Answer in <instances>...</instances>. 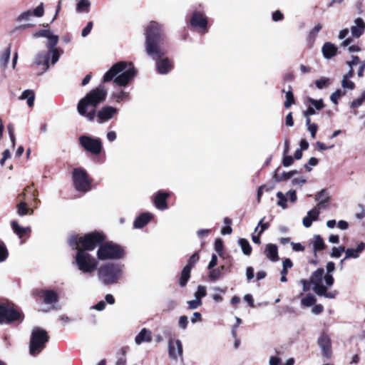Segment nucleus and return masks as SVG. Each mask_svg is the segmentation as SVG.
Returning a JSON list of instances; mask_svg holds the SVG:
<instances>
[{
  "label": "nucleus",
  "mask_w": 365,
  "mask_h": 365,
  "mask_svg": "<svg viewBox=\"0 0 365 365\" xmlns=\"http://www.w3.org/2000/svg\"><path fill=\"white\" fill-rule=\"evenodd\" d=\"M341 86L345 91L346 90L351 91L355 88V83L349 78H343L341 81Z\"/></svg>",
  "instance_id": "obj_44"
},
{
  "label": "nucleus",
  "mask_w": 365,
  "mask_h": 365,
  "mask_svg": "<svg viewBox=\"0 0 365 365\" xmlns=\"http://www.w3.org/2000/svg\"><path fill=\"white\" fill-rule=\"evenodd\" d=\"M47 38L48 40V42L47 43L48 51H53V50L57 49L56 48H55V46H56L58 41V36L53 35L51 33L48 35V37H47Z\"/></svg>",
  "instance_id": "obj_35"
},
{
  "label": "nucleus",
  "mask_w": 365,
  "mask_h": 365,
  "mask_svg": "<svg viewBox=\"0 0 365 365\" xmlns=\"http://www.w3.org/2000/svg\"><path fill=\"white\" fill-rule=\"evenodd\" d=\"M286 197H289L291 202H295L297 197L295 190H289L286 193Z\"/></svg>",
  "instance_id": "obj_62"
},
{
  "label": "nucleus",
  "mask_w": 365,
  "mask_h": 365,
  "mask_svg": "<svg viewBox=\"0 0 365 365\" xmlns=\"http://www.w3.org/2000/svg\"><path fill=\"white\" fill-rule=\"evenodd\" d=\"M273 178L274 180L277 182L289 179L288 172H283L280 174L275 173Z\"/></svg>",
  "instance_id": "obj_55"
},
{
  "label": "nucleus",
  "mask_w": 365,
  "mask_h": 365,
  "mask_svg": "<svg viewBox=\"0 0 365 365\" xmlns=\"http://www.w3.org/2000/svg\"><path fill=\"white\" fill-rule=\"evenodd\" d=\"M49 53L47 51L38 52L34 58V65L41 66L42 71L39 74H42L48 69Z\"/></svg>",
  "instance_id": "obj_16"
},
{
  "label": "nucleus",
  "mask_w": 365,
  "mask_h": 365,
  "mask_svg": "<svg viewBox=\"0 0 365 365\" xmlns=\"http://www.w3.org/2000/svg\"><path fill=\"white\" fill-rule=\"evenodd\" d=\"M152 341V331L146 328H143L135 337V343L140 345L143 343H150Z\"/></svg>",
  "instance_id": "obj_19"
},
{
  "label": "nucleus",
  "mask_w": 365,
  "mask_h": 365,
  "mask_svg": "<svg viewBox=\"0 0 365 365\" xmlns=\"http://www.w3.org/2000/svg\"><path fill=\"white\" fill-rule=\"evenodd\" d=\"M92 28H93V22L89 21L81 32L82 37H86L91 31Z\"/></svg>",
  "instance_id": "obj_58"
},
{
  "label": "nucleus",
  "mask_w": 365,
  "mask_h": 365,
  "mask_svg": "<svg viewBox=\"0 0 365 365\" xmlns=\"http://www.w3.org/2000/svg\"><path fill=\"white\" fill-rule=\"evenodd\" d=\"M21 100H27V105L29 107H32L34 103L35 94L34 92L31 90L27 89L25 90L21 96L19 97Z\"/></svg>",
  "instance_id": "obj_29"
},
{
  "label": "nucleus",
  "mask_w": 365,
  "mask_h": 365,
  "mask_svg": "<svg viewBox=\"0 0 365 365\" xmlns=\"http://www.w3.org/2000/svg\"><path fill=\"white\" fill-rule=\"evenodd\" d=\"M44 14L43 4L41 3L35 9L32 11V15L36 17H42Z\"/></svg>",
  "instance_id": "obj_54"
},
{
  "label": "nucleus",
  "mask_w": 365,
  "mask_h": 365,
  "mask_svg": "<svg viewBox=\"0 0 365 365\" xmlns=\"http://www.w3.org/2000/svg\"><path fill=\"white\" fill-rule=\"evenodd\" d=\"M137 71L132 63L120 61L115 63L104 74L103 82H113L119 86H125L136 76Z\"/></svg>",
  "instance_id": "obj_4"
},
{
  "label": "nucleus",
  "mask_w": 365,
  "mask_h": 365,
  "mask_svg": "<svg viewBox=\"0 0 365 365\" xmlns=\"http://www.w3.org/2000/svg\"><path fill=\"white\" fill-rule=\"evenodd\" d=\"M319 200L323 201H329L330 195L327 190L324 189L315 195V200Z\"/></svg>",
  "instance_id": "obj_42"
},
{
  "label": "nucleus",
  "mask_w": 365,
  "mask_h": 365,
  "mask_svg": "<svg viewBox=\"0 0 365 365\" xmlns=\"http://www.w3.org/2000/svg\"><path fill=\"white\" fill-rule=\"evenodd\" d=\"M327 268V274L323 276V279H324L325 287H327V289L328 287H330L333 285L334 279L332 276L331 273L335 270V264L333 262H329L326 266Z\"/></svg>",
  "instance_id": "obj_23"
},
{
  "label": "nucleus",
  "mask_w": 365,
  "mask_h": 365,
  "mask_svg": "<svg viewBox=\"0 0 365 365\" xmlns=\"http://www.w3.org/2000/svg\"><path fill=\"white\" fill-rule=\"evenodd\" d=\"M317 344L319 346L322 356L329 359L332 356V343L331 337L326 332L321 333L317 339Z\"/></svg>",
  "instance_id": "obj_12"
},
{
  "label": "nucleus",
  "mask_w": 365,
  "mask_h": 365,
  "mask_svg": "<svg viewBox=\"0 0 365 365\" xmlns=\"http://www.w3.org/2000/svg\"><path fill=\"white\" fill-rule=\"evenodd\" d=\"M365 30V22L361 18H357L354 21V25L351 27V33L354 38L360 37Z\"/></svg>",
  "instance_id": "obj_20"
},
{
  "label": "nucleus",
  "mask_w": 365,
  "mask_h": 365,
  "mask_svg": "<svg viewBox=\"0 0 365 365\" xmlns=\"http://www.w3.org/2000/svg\"><path fill=\"white\" fill-rule=\"evenodd\" d=\"M99 245L97 257L100 260L119 259L124 256L123 249L117 244L109 242Z\"/></svg>",
  "instance_id": "obj_8"
},
{
  "label": "nucleus",
  "mask_w": 365,
  "mask_h": 365,
  "mask_svg": "<svg viewBox=\"0 0 365 365\" xmlns=\"http://www.w3.org/2000/svg\"><path fill=\"white\" fill-rule=\"evenodd\" d=\"M32 11L28 10L23 13H21L16 19V21L19 22H21L24 21H29L32 16Z\"/></svg>",
  "instance_id": "obj_50"
},
{
  "label": "nucleus",
  "mask_w": 365,
  "mask_h": 365,
  "mask_svg": "<svg viewBox=\"0 0 365 365\" xmlns=\"http://www.w3.org/2000/svg\"><path fill=\"white\" fill-rule=\"evenodd\" d=\"M191 25L199 31L205 33L207 31V20L205 15L200 11H195L190 19Z\"/></svg>",
  "instance_id": "obj_14"
},
{
  "label": "nucleus",
  "mask_w": 365,
  "mask_h": 365,
  "mask_svg": "<svg viewBox=\"0 0 365 365\" xmlns=\"http://www.w3.org/2000/svg\"><path fill=\"white\" fill-rule=\"evenodd\" d=\"M331 81L329 78L322 77L315 81V85L317 88L322 89L329 85Z\"/></svg>",
  "instance_id": "obj_43"
},
{
  "label": "nucleus",
  "mask_w": 365,
  "mask_h": 365,
  "mask_svg": "<svg viewBox=\"0 0 365 365\" xmlns=\"http://www.w3.org/2000/svg\"><path fill=\"white\" fill-rule=\"evenodd\" d=\"M9 256V252L4 243L0 244V262H4Z\"/></svg>",
  "instance_id": "obj_49"
},
{
  "label": "nucleus",
  "mask_w": 365,
  "mask_h": 365,
  "mask_svg": "<svg viewBox=\"0 0 365 365\" xmlns=\"http://www.w3.org/2000/svg\"><path fill=\"white\" fill-rule=\"evenodd\" d=\"M277 197L279 199L277 202V205L281 207L282 209H287V197L282 192H278L276 195Z\"/></svg>",
  "instance_id": "obj_41"
},
{
  "label": "nucleus",
  "mask_w": 365,
  "mask_h": 365,
  "mask_svg": "<svg viewBox=\"0 0 365 365\" xmlns=\"http://www.w3.org/2000/svg\"><path fill=\"white\" fill-rule=\"evenodd\" d=\"M324 269L318 268L315 270L311 277L309 282L306 279H301L300 282L303 286V291L307 292L310 289V284H313V291L319 297H324L327 299H334L338 295L336 290L327 292V287L323 284V276Z\"/></svg>",
  "instance_id": "obj_5"
},
{
  "label": "nucleus",
  "mask_w": 365,
  "mask_h": 365,
  "mask_svg": "<svg viewBox=\"0 0 365 365\" xmlns=\"http://www.w3.org/2000/svg\"><path fill=\"white\" fill-rule=\"evenodd\" d=\"M164 44L163 26L151 21L145 29V51L156 61V68L160 74H167L173 68L171 61L163 58L166 53Z\"/></svg>",
  "instance_id": "obj_3"
},
{
  "label": "nucleus",
  "mask_w": 365,
  "mask_h": 365,
  "mask_svg": "<svg viewBox=\"0 0 365 365\" xmlns=\"http://www.w3.org/2000/svg\"><path fill=\"white\" fill-rule=\"evenodd\" d=\"M38 295L43 299V302L48 305H51L58 302V294L53 289H41L39 292Z\"/></svg>",
  "instance_id": "obj_17"
},
{
  "label": "nucleus",
  "mask_w": 365,
  "mask_h": 365,
  "mask_svg": "<svg viewBox=\"0 0 365 365\" xmlns=\"http://www.w3.org/2000/svg\"><path fill=\"white\" fill-rule=\"evenodd\" d=\"M294 163V158L291 155H284L282 165L284 167H289Z\"/></svg>",
  "instance_id": "obj_56"
},
{
  "label": "nucleus",
  "mask_w": 365,
  "mask_h": 365,
  "mask_svg": "<svg viewBox=\"0 0 365 365\" xmlns=\"http://www.w3.org/2000/svg\"><path fill=\"white\" fill-rule=\"evenodd\" d=\"M107 96V91L103 86L91 90L84 98L80 100L77 106L78 113L92 122L96 118L99 124L105 123L118 113V110L110 106L102 107L96 112V108L103 103Z\"/></svg>",
  "instance_id": "obj_2"
},
{
  "label": "nucleus",
  "mask_w": 365,
  "mask_h": 365,
  "mask_svg": "<svg viewBox=\"0 0 365 365\" xmlns=\"http://www.w3.org/2000/svg\"><path fill=\"white\" fill-rule=\"evenodd\" d=\"M18 214L20 216H24L26 215H33L34 210H30L27 207L26 203L24 201L20 202L17 205Z\"/></svg>",
  "instance_id": "obj_34"
},
{
  "label": "nucleus",
  "mask_w": 365,
  "mask_h": 365,
  "mask_svg": "<svg viewBox=\"0 0 365 365\" xmlns=\"http://www.w3.org/2000/svg\"><path fill=\"white\" fill-rule=\"evenodd\" d=\"M124 265L120 263H106L98 270L99 281L104 285L118 283L123 273Z\"/></svg>",
  "instance_id": "obj_6"
},
{
  "label": "nucleus",
  "mask_w": 365,
  "mask_h": 365,
  "mask_svg": "<svg viewBox=\"0 0 365 365\" xmlns=\"http://www.w3.org/2000/svg\"><path fill=\"white\" fill-rule=\"evenodd\" d=\"M73 185L76 190L86 192L91 190V180L85 170L81 168H74L73 170Z\"/></svg>",
  "instance_id": "obj_9"
},
{
  "label": "nucleus",
  "mask_w": 365,
  "mask_h": 365,
  "mask_svg": "<svg viewBox=\"0 0 365 365\" xmlns=\"http://www.w3.org/2000/svg\"><path fill=\"white\" fill-rule=\"evenodd\" d=\"M47 53H49V57L51 56V64H56L60 58L58 50L47 51Z\"/></svg>",
  "instance_id": "obj_53"
},
{
  "label": "nucleus",
  "mask_w": 365,
  "mask_h": 365,
  "mask_svg": "<svg viewBox=\"0 0 365 365\" xmlns=\"http://www.w3.org/2000/svg\"><path fill=\"white\" fill-rule=\"evenodd\" d=\"M79 143L86 150L93 155H98L101 152L102 143L100 138L82 135L79 138Z\"/></svg>",
  "instance_id": "obj_11"
},
{
  "label": "nucleus",
  "mask_w": 365,
  "mask_h": 365,
  "mask_svg": "<svg viewBox=\"0 0 365 365\" xmlns=\"http://www.w3.org/2000/svg\"><path fill=\"white\" fill-rule=\"evenodd\" d=\"M345 247L344 246L334 247L330 254L331 257L338 258L341 257L342 252H345Z\"/></svg>",
  "instance_id": "obj_47"
},
{
  "label": "nucleus",
  "mask_w": 365,
  "mask_h": 365,
  "mask_svg": "<svg viewBox=\"0 0 365 365\" xmlns=\"http://www.w3.org/2000/svg\"><path fill=\"white\" fill-rule=\"evenodd\" d=\"M200 257L197 252L194 253L188 259L187 264L185 267H188V269L192 270L195 263L199 260Z\"/></svg>",
  "instance_id": "obj_46"
},
{
  "label": "nucleus",
  "mask_w": 365,
  "mask_h": 365,
  "mask_svg": "<svg viewBox=\"0 0 365 365\" xmlns=\"http://www.w3.org/2000/svg\"><path fill=\"white\" fill-rule=\"evenodd\" d=\"M11 56V45L6 48L0 55V67L5 69L9 63Z\"/></svg>",
  "instance_id": "obj_28"
},
{
  "label": "nucleus",
  "mask_w": 365,
  "mask_h": 365,
  "mask_svg": "<svg viewBox=\"0 0 365 365\" xmlns=\"http://www.w3.org/2000/svg\"><path fill=\"white\" fill-rule=\"evenodd\" d=\"M222 249H223V245H222V242L221 239H220V238L216 239L215 242V251L217 253L220 254L222 251Z\"/></svg>",
  "instance_id": "obj_61"
},
{
  "label": "nucleus",
  "mask_w": 365,
  "mask_h": 365,
  "mask_svg": "<svg viewBox=\"0 0 365 365\" xmlns=\"http://www.w3.org/2000/svg\"><path fill=\"white\" fill-rule=\"evenodd\" d=\"M238 245L240 246L244 255L248 256L251 255L252 249L248 240L244 238H240L238 240Z\"/></svg>",
  "instance_id": "obj_33"
},
{
  "label": "nucleus",
  "mask_w": 365,
  "mask_h": 365,
  "mask_svg": "<svg viewBox=\"0 0 365 365\" xmlns=\"http://www.w3.org/2000/svg\"><path fill=\"white\" fill-rule=\"evenodd\" d=\"M325 248V244L322 237L319 235H314V242H313V250L314 255H316V252L319 250H322Z\"/></svg>",
  "instance_id": "obj_31"
},
{
  "label": "nucleus",
  "mask_w": 365,
  "mask_h": 365,
  "mask_svg": "<svg viewBox=\"0 0 365 365\" xmlns=\"http://www.w3.org/2000/svg\"><path fill=\"white\" fill-rule=\"evenodd\" d=\"M264 255L267 258H268L272 262H277L279 260L278 250L276 245H267L264 250Z\"/></svg>",
  "instance_id": "obj_26"
},
{
  "label": "nucleus",
  "mask_w": 365,
  "mask_h": 365,
  "mask_svg": "<svg viewBox=\"0 0 365 365\" xmlns=\"http://www.w3.org/2000/svg\"><path fill=\"white\" fill-rule=\"evenodd\" d=\"M187 305H188V309H197L198 307H200L202 302V300L201 299H197L195 298V299L193 300H190V301H187Z\"/></svg>",
  "instance_id": "obj_51"
},
{
  "label": "nucleus",
  "mask_w": 365,
  "mask_h": 365,
  "mask_svg": "<svg viewBox=\"0 0 365 365\" xmlns=\"http://www.w3.org/2000/svg\"><path fill=\"white\" fill-rule=\"evenodd\" d=\"M293 263L289 258H287L282 262V269L288 271V269L292 268Z\"/></svg>",
  "instance_id": "obj_64"
},
{
  "label": "nucleus",
  "mask_w": 365,
  "mask_h": 365,
  "mask_svg": "<svg viewBox=\"0 0 365 365\" xmlns=\"http://www.w3.org/2000/svg\"><path fill=\"white\" fill-rule=\"evenodd\" d=\"M110 98L118 103L124 101H129L131 99L130 93L121 88L114 91L111 93Z\"/></svg>",
  "instance_id": "obj_21"
},
{
  "label": "nucleus",
  "mask_w": 365,
  "mask_h": 365,
  "mask_svg": "<svg viewBox=\"0 0 365 365\" xmlns=\"http://www.w3.org/2000/svg\"><path fill=\"white\" fill-rule=\"evenodd\" d=\"M48 339V334L44 329L40 327H34L30 339L29 352L31 355L35 356L41 353L45 348Z\"/></svg>",
  "instance_id": "obj_7"
},
{
  "label": "nucleus",
  "mask_w": 365,
  "mask_h": 365,
  "mask_svg": "<svg viewBox=\"0 0 365 365\" xmlns=\"http://www.w3.org/2000/svg\"><path fill=\"white\" fill-rule=\"evenodd\" d=\"M285 98H286V101L284 103V106L286 108H288L292 105H293L295 102L294 98V94H293L292 91H291V89L287 92H285Z\"/></svg>",
  "instance_id": "obj_39"
},
{
  "label": "nucleus",
  "mask_w": 365,
  "mask_h": 365,
  "mask_svg": "<svg viewBox=\"0 0 365 365\" xmlns=\"http://www.w3.org/2000/svg\"><path fill=\"white\" fill-rule=\"evenodd\" d=\"M264 220V217H263L258 222V227H259L261 228L259 232V235H261L264 232V231L266 230L267 229H268V227H269V222H265V223L263 222Z\"/></svg>",
  "instance_id": "obj_59"
},
{
  "label": "nucleus",
  "mask_w": 365,
  "mask_h": 365,
  "mask_svg": "<svg viewBox=\"0 0 365 365\" xmlns=\"http://www.w3.org/2000/svg\"><path fill=\"white\" fill-rule=\"evenodd\" d=\"M337 47L331 42H326L322 48V53L324 58L330 59L337 53Z\"/></svg>",
  "instance_id": "obj_22"
},
{
  "label": "nucleus",
  "mask_w": 365,
  "mask_h": 365,
  "mask_svg": "<svg viewBox=\"0 0 365 365\" xmlns=\"http://www.w3.org/2000/svg\"><path fill=\"white\" fill-rule=\"evenodd\" d=\"M320 214V211L314 207L307 212V215L303 218L302 222L305 227H311L312 222L316 221Z\"/></svg>",
  "instance_id": "obj_25"
},
{
  "label": "nucleus",
  "mask_w": 365,
  "mask_h": 365,
  "mask_svg": "<svg viewBox=\"0 0 365 365\" xmlns=\"http://www.w3.org/2000/svg\"><path fill=\"white\" fill-rule=\"evenodd\" d=\"M322 29V25L320 24H317L309 33L308 40L312 41V44L314 43L315 38H317L318 33Z\"/></svg>",
  "instance_id": "obj_36"
},
{
  "label": "nucleus",
  "mask_w": 365,
  "mask_h": 365,
  "mask_svg": "<svg viewBox=\"0 0 365 365\" xmlns=\"http://www.w3.org/2000/svg\"><path fill=\"white\" fill-rule=\"evenodd\" d=\"M365 101V91H364V93L361 94V97L358 98H356L354 99L351 103V107L352 108H358L359 107L362 103L363 102Z\"/></svg>",
  "instance_id": "obj_52"
},
{
  "label": "nucleus",
  "mask_w": 365,
  "mask_h": 365,
  "mask_svg": "<svg viewBox=\"0 0 365 365\" xmlns=\"http://www.w3.org/2000/svg\"><path fill=\"white\" fill-rule=\"evenodd\" d=\"M308 102L310 106H312L314 110H320L324 107V104L322 99L315 100L312 98H308Z\"/></svg>",
  "instance_id": "obj_38"
},
{
  "label": "nucleus",
  "mask_w": 365,
  "mask_h": 365,
  "mask_svg": "<svg viewBox=\"0 0 365 365\" xmlns=\"http://www.w3.org/2000/svg\"><path fill=\"white\" fill-rule=\"evenodd\" d=\"M11 226L14 232L18 235L19 238H21L25 234L30 232L31 231V228L29 227H21L16 221H12L11 222Z\"/></svg>",
  "instance_id": "obj_27"
},
{
  "label": "nucleus",
  "mask_w": 365,
  "mask_h": 365,
  "mask_svg": "<svg viewBox=\"0 0 365 365\" xmlns=\"http://www.w3.org/2000/svg\"><path fill=\"white\" fill-rule=\"evenodd\" d=\"M365 250V243L361 242L356 248H347L345 250L344 259H357Z\"/></svg>",
  "instance_id": "obj_18"
},
{
  "label": "nucleus",
  "mask_w": 365,
  "mask_h": 365,
  "mask_svg": "<svg viewBox=\"0 0 365 365\" xmlns=\"http://www.w3.org/2000/svg\"><path fill=\"white\" fill-rule=\"evenodd\" d=\"M168 355L170 359L177 361L182 359L183 348L180 339H174L170 337L168 340Z\"/></svg>",
  "instance_id": "obj_13"
},
{
  "label": "nucleus",
  "mask_w": 365,
  "mask_h": 365,
  "mask_svg": "<svg viewBox=\"0 0 365 365\" xmlns=\"http://www.w3.org/2000/svg\"><path fill=\"white\" fill-rule=\"evenodd\" d=\"M91 7L90 0H79L76 4V10L78 13H88Z\"/></svg>",
  "instance_id": "obj_30"
},
{
  "label": "nucleus",
  "mask_w": 365,
  "mask_h": 365,
  "mask_svg": "<svg viewBox=\"0 0 365 365\" xmlns=\"http://www.w3.org/2000/svg\"><path fill=\"white\" fill-rule=\"evenodd\" d=\"M153 215L149 212H145L140 215L133 222V227L136 229H140L145 227L152 219Z\"/></svg>",
  "instance_id": "obj_24"
},
{
  "label": "nucleus",
  "mask_w": 365,
  "mask_h": 365,
  "mask_svg": "<svg viewBox=\"0 0 365 365\" xmlns=\"http://www.w3.org/2000/svg\"><path fill=\"white\" fill-rule=\"evenodd\" d=\"M346 94L345 91H342L341 89H337L330 96L331 101L336 105L338 103V99Z\"/></svg>",
  "instance_id": "obj_45"
},
{
  "label": "nucleus",
  "mask_w": 365,
  "mask_h": 365,
  "mask_svg": "<svg viewBox=\"0 0 365 365\" xmlns=\"http://www.w3.org/2000/svg\"><path fill=\"white\" fill-rule=\"evenodd\" d=\"M302 304L304 307H311L316 302V298L312 294H308L301 300Z\"/></svg>",
  "instance_id": "obj_37"
},
{
  "label": "nucleus",
  "mask_w": 365,
  "mask_h": 365,
  "mask_svg": "<svg viewBox=\"0 0 365 365\" xmlns=\"http://www.w3.org/2000/svg\"><path fill=\"white\" fill-rule=\"evenodd\" d=\"M104 240L103 234L94 232L78 237L71 235L68 238V244L73 249L77 250L75 262L78 269L83 274H91L98 269V260L87 252L94 250Z\"/></svg>",
  "instance_id": "obj_1"
},
{
  "label": "nucleus",
  "mask_w": 365,
  "mask_h": 365,
  "mask_svg": "<svg viewBox=\"0 0 365 365\" xmlns=\"http://www.w3.org/2000/svg\"><path fill=\"white\" fill-rule=\"evenodd\" d=\"M207 294L206 287L205 286L199 285L197 290L195 292V298L202 300V298L205 297Z\"/></svg>",
  "instance_id": "obj_48"
},
{
  "label": "nucleus",
  "mask_w": 365,
  "mask_h": 365,
  "mask_svg": "<svg viewBox=\"0 0 365 365\" xmlns=\"http://www.w3.org/2000/svg\"><path fill=\"white\" fill-rule=\"evenodd\" d=\"M306 182H307V180L304 178L301 177V178H294L292 180V185H302L303 184L306 183Z\"/></svg>",
  "instance_id": "obj_63"
},
{
  "label": "nucleus",
  "mask_w": 365,
  "mask_h": 365,
  "mask_svg": "<svg viewBox=\"0 0 365 365\" xmlns=\"http://www.w3.org/2000/svg\"><path fill=\"white\" fill-rule=\"evenodd\" d=\"M191 270L188 269V267H184L181 272V274L179 279V285L181 287H185L190 277Z\"/></svg>",
  "instance_id": "obj_32"
},
{
  "label": "nucleus",
  "mask_w": 365,
  "mask_h": 365,
  "mask_svg": "<svg viewBox=\"0 0 365 365\" xmlns=\"http://www.w3.org/2000/svg\"><path fill=\"white\" fill-rule=\"evenodd\" d=\"M179 327L183 329H185L188 324V318L187 317L183 315L180 317L178 321Z\"/></svg>",
  "instance_id": "obj_57"
},
{
  "label": "nucleus",
  "mask_w": 365,
  "mask_h": 365,
  "mask_svg": "<svg viewBox=\"0 0 365 365\" xmlns=\"http://www.w3.org/2000/svg\"><path fill=\"white\" fill-rule=\"evenodd\" d=\"M22 314L18 311L14 304H0V324H9L21 319Z\"/></svg>",
  "instance_id": "obj_10"
},
{
  "label": "nucleus",
  "mask_w": 365,
  "mask_h": 365,
  "mask_svg": "<svg viewBox=\"0 0 365 365\" xmlns=\"http://www.w3.org/2000/svg\"><path fill=\"white\" fill-rule=\"evenodd\" d=\"M51 34V31L49 30H40L35 34H34V37L38 38V37H48V35Z\"/></svg>",
  "instance_id": "obj_60"
},
{
  "label": "nucleus",
  "mask_w": 365,
  "mask_h": 365,
  "mask_svg": "<svg viewBox=\"0 0 365 365\" xmlns=\"http://www.w3.org/2000/svg\"><path fill=\"white\" fill-rule=\"evenodd\" d=\"M170 192L164 190H159L155 194L154 205L157 209L165 210L168 208L167 199L170 197Z\"/></svg>",
  "instance_id": "obj_15"
},
{
  "label": "nucleus",
  "mask_w": 365,
  "mask_h": 365,
  "mask_svg": "<svg viewBox=\"0 0 365 365\" xmlns=\"http://www.w3.org/2000/svg\"><path fill=\"white\" fill-rule=\"evenodd\" d=\"M224 269V266H221L220 267H218L217 269H210V274L209 277L211 280L215 281L219 279L221 276L222 271Z\"/></svg>",
  "instance_id": "obj_40"
}]
</instances>
